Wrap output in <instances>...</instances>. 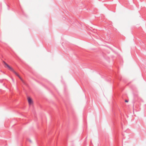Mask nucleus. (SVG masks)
<instances>
[{
    "label": "nucleus",
    "instance_id": "2",
    "mask_svg": "<svg viewBox=\"0 0 146 146\" xmlns=\"http://www.w3.org/2000/svg\"><path fill=\"white\" fill-rule=\"evenodd\" d=\"M28 102L29 104H32V100L30 98H28Z\"/></svg>",
    "mask_w": 146,
    "mask_h": 146
},
{
    "label": "nucleus",
    "instance_id": "3",
    "mask_svg": "<svg viewBox=\"0 0 146 146\" xmlns=\"http://www.w3.org/2000/svg\"><path fill=\"white\" fill-rule=\"evenodd\" d=\"M125 102H128V101L127 100H125Z\"/></svg>",
    "mask_w": 146,
    "mask_h": 146
},
{
    "label": "nucleus",
    "instance_id": "1",
    "mask_svg": "<svg viewBox=\"0 0 146 146\" xmlns=\"http://www.w3.org/2000/svg\"><path fill=\"white\" fill-rule=\"evenodd\" d=\"M3 62L4 64L5 65V67L7 68L10 71H12L13 73H14L22 81V80L21 78L20 77L19 75L13 69L10 67L8 64L6 62L3 61Z\"/></svg>",
    "mask_w": 146,
    "mask_h": 146
}]
</instances>
